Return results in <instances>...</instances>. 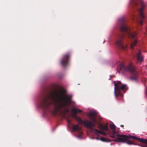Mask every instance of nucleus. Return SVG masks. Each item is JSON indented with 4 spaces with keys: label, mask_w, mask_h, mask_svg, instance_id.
Segmentation results:
<instances>
[{
    "label": "nucleus",
    "mask_w": 147,
    "mask_h": 147,
    "mask_svg": "<svg viewBox=\"0 0 147 147\" xmlns=\"http://www.w3.org/2000/svg\"><path fill=\"white\" fill-rule=\"evenodd\" d=\"M100 129L102 130H108L107 125H100Z\"/></svg>",
    "instance_id": "14"
},
{
    "label": "nucleus",
    "mask_w": 147,
    "mask_h": 147,
    "mask_svg": "<svg viewBox=\"0 0 147 147\" xmlns=\"http://www.w3.org/2000/svg\"><path fill=\"white\" fill-rule=\"evenodd\" d=\"M70 54L69 53L64 54L60 62L61 64L64 67L68 65L70 58Z\"/></svg>",
    "instance_id": "8"
},
{
    "label": "nucleus",
    "mask_w": 147,
    "mask_h": 147,
    "mask_svg": "<svg viewBox=\"0 0 147 147\" xmlns=\"http://www.w3.org/2000/svg\"><path fill=\"white\" fill-rule=\"evenodd\" d=\"M72 111L74 113V114L72 115V117L75 119L77 122L80 123H83L84 126L90 129H92V126H94V125L90 120L83 121L80 117L77 115V113H80L82 112V110L74 108L72 109Z\"/></svg>",
    "instance_id": "6"
},
{
    "label": "nucleus",
    "mask_w": 147,
    "mask_h": 147,
    "mask_svg": "<svg viewBox=\"0 0 147 147\" xmlns=\"http://www.w3.org/2000/svg\"><path fill=\"white\" fill-rule=\"evenodd\" d=\"M67 121L68 123H71V121L70 120H69L68 119H67Z\"/></svg>",
    "instance_id": "18"
},
{
    "label": "nucleus",
    "mask_w": 147,
    "mask_h": 147,
    "mask_svg": "<svg viewBox=\"0 0 147 147\" xmlns=\"http://www.w3.org/2000/svg\"><path fill=\"white\" fill-rule=\"evenodd\" d=\"M71 98V95H68L64 92H57L54 97L51 94L44 93L40 99V105L43 110H48L49 106L52 104L51 100H53V108L51 112L53 115L56 116L57 115L58 111H62L61 109L70 104Z\"/></svg>",
    "instance_id": "1"
},
{
    "label": "nucleus",
    "mask_w": 147,
    "mask_h": 147,
    "mask_svg": "<svg viewBox=\"0 0 147 147\" xmlns=\"http://www.w3.org/2000/svg\"><path fill=\"white\" fill-rule=\"evenodd\" d=\"M73 125L72 129L74 131H80V130L81 127H79L78 125Z\"/></svg>",
    "instance_id": "13"
},
{
    "label": "nucleus",
    "mask_w": 147,
    "mask_h": 147,
    "mask_svg": "<svg viewBox=\"0 0 147 147\" xmlns=\"http://www.w3.org/2000/svg\"><path fill=\"white\" fill-rule=\"evenodd\" d=\"M131 3L134 6H137L140 5L141 6V8L138 9V11L140 18L139 23L141 25L143 23V20L144 18L143 13V11L144 8L145 7V5L142 1L139 0H131Z\"/></svg>",
    "instance_id": "7"
},
{
    "label": "nucleus",
    "mask_w": 147,
    "mask_h": 147,
    "mask_svg": "<svg viewBox=\"0 0 147 147\" xmlns=\"http://www.w3.org/2000/svg\"><path fill=\"white\" fill-rule=\"evenodd\" d=\"M136 58L137 60L141 63L144 61V57L142 55L140 50L138 52L136 53Z\"/></svg>",
    "instance_id": "11"
},
{
    "label": "nucleus",
    "mask_w": 147,
    "mask_h": 147,
    "mask_svg": "<svg viewBox=\"0 0 147 147\" xmlns=\"http://www.w3.org/2000/svg\"><path fill=\"white\" fill-rule=\"evenodd\" d=\"M121 127H124V125H121Z\"/></svg>",
    "instance_id": "19"
},
{
    "label": "nucleus",
    "mask_w": 147,
    "mask_h": 147,
    "mask_svg": "<svg viewBox=\"0 0 147 147\" xmlns=\"http://www.w3.org/2000/svg\"><path fill=\"white\" fill-rule=\"evenodd\" d=\"M65 111L66 113H68L69 112V110L68 109H65Z\"/></svg>",
    "instance_id": "17"
},
{
    "label": "nucleus",
    "mask_w": 147,
    "mask_h": 147,
    "mask_svg": "<svg viewBox=\"0 0 147 147\" xmlns=\"http://www.w3.org/2000/svg\"><path fill=\"white\" fill-rule=\"evenodd\" d=\"M124 34H122L119 35L117 39L116 43L117 45L120 49L124 50L126 47L123 45L122 42V40L125 37Z\"/></svg>",
    "instance_id": "9"
},
{
    "label": "nucleus",
    "mask_w": 147,
    "mask_h": 147,
    "mask_svg": "<svg viewBox=\"0 0 147 147\" xmlns=\"http://www.w3.org/2000/svg\"><path fill=\"white\" fill-rule=\"evenodd\" d=\"M92 129L94 131V134H95L96 136H97L98 137L99 136V134H103L104 135H106V134L103 131H99L98 130L95 129Z\"/></svg>",
    "instance_id": "12"
},
{
    "label": "nucleus",
    "mask_w": 147,
    "mask_h": 147,
    "mask_svg": "<svg viewBox=\"0 0 147 147\" xmlns=\"http://www.w3.org/2000/svg\"><path fill=\"white\" fill-rule=\"evenodd\" d=\"M125 20L123 18L119 19L120 24V30L125 33L126 36L129 38H131L134 40L130 45V48L133 49L134 47L136 46L138 42L137 40V33L136 32H132L129 28L126 26L125 24Z\"/></svg>",
    "instance_id": "3"
},
{
    "label": "nucleus",
    "mask_w": 147,
    "mask_h": 147,
    "mask_svg": "<svg viewBox=\"0 0 147 147\" xmlns=\"http://www.w3.org/2000/svg\"><path fill=\"white\" fill-rule=\"evenodd\" d=\"M100 140L103 142H108L109 141V139L102 137H100Z\"/></svg>",
    "instance_id": "15"
},
{
    "label": "nucleus",
    "mask_w": 147,
    "mask_h": 147,
    "mask_svg": "<svg viewBox=\"0 0 147 147\" xmlns=\"http://www.w3.org/2000/svg\"><path fill=\"white\" fill-rule=\"evenodd\" d=\"M114 94L116 97L119 96L123 97V94L127 91L128 88L127 85L125 84H122L120 81H114Z\"/></svg>",
    "instance_id": "5"
},
{
    "label": "nucleus",
    "mask_w": 147,
    "mask_h": 147,
    "mask_svg": "<svg viewBox=\"0 0 147 147\" xmlns=\"http://www.w3.org/2000/svg\"><path fill=\"white\" fill-rule=\"evenodd\" d=\"M90 118L91 121V122L93 123L94 126H92V128L93 127H95L96 126V120H95V116L96 115V112H92L89 113L88 114Z\"/></svg>",
    "instance_id": "10"
},
{
    "label": "nucleus",
    "mask_w": 147,
    "mask_h": 147,
    "mask_svg": "<svg viewBox=\"0 0 147 147\" xmlns=\"http://www.w3.org/2000/svg\"><path fill=\"white\" fill-rule=\"evenodd\" d=\"M96 139H97V140L99 139L98 138H96Z\"/></svg>",
    "instance_id": "20"
},
{
    "label": "nucleus",
    "mask_w": 147,
    "mask_h": 147,
    "mask_svg": "<svg viewBox=\"0 0 147 147\" xmlns=\"http://www.w3.org/2000/svg\"><path fill=\"white\" fill-rule=\"evenodd\" d=\"M113 135L110 136L112 138H114L116 136L118 137L115 138V141L118 142H125L129 144H134L133 143L132 139L136 140L144 144L143 145H141V147H147V140L143 139L141 138H137L132 136H126L125 135H121L117 133L115 129H113Z\"/></svg>",
    "instance_id": "2"
},
{
    "label": "nucleus",
    "mask_w": 147,
    "mask_h": 147,
    "mask_svg": "<svg viewBox=\"0 0 147 147\" xmlns=\"http://www.w3.org/2000/svg\"><path fill=\"white\" fill-rule=\"evenodd\" d=\"M119 67L120 70L123 71L129 72L131 73V80L134 81H137L138 74L135 67L133 64H130L126 66L124 64L121 63L119 65Z\"/></svg>",
    "instance_id": "4"
},
{
    "label": "nucleus",
    "mask_w": 147,
    "mask_h": 147,
    "mask_svg": "<svg viewBox=\"0 0 147 147\" xmlns=\"http://www.w3.org/2000/svg\"><path fill=\"white\" fill-rule=\"evenodd\" d=\"M111 128L112 129H115V126L114 124H112L110 125Z\"/></svg>",
    "instance_id": "16"
}]
</instances>
